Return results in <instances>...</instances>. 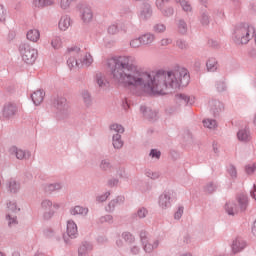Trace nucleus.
I'll return each instance as SVG.
<instances>
[{"label": "nucleus", "mask_w": 256, "mask_h": 256, "mask_svg": "<svg viewBox=\"0 0 256 256\" xmlns=\"http://www.w3.org/2000/svg\"><path fill=\"white\" fill-rule=\"evenodd\" d=\"M40 207L43 210V219L49 221V219H53L55 210L61 209V203L53 202L51 199L46 198L41 201Z\"/></svg>", "instance_id": "6"}, {"label": "nucleus", "mask_w": 256, "mask_h": 256, "mask_svg": "<svg viewBox=\"0 0 256 256\" xmlns=\"http://www.w3.org/2000/svg\"><path fill=\"white\" fill-rule=\"evenodd\" d=\"M225 211L228 215H237L239 213V207L235 202H227L225 204Z\"/></svg>", "instance_id": "29"}, {"label": "nucleus", "mask_w": 256, "mask_h": 256, "mask_svg": "<svg viewBox=\"0 0 256 256\" xmlns=\"http://www.w3.org/2000/svg\"><path fill=\"white\" fill-rule=\"evenodd\" d=\"M209 108L214 117H217L223 111V104L219 100H210Z\"/></svg>", "instance_id": "17"}, {"label": "nucleus", "mask_w": 256, "mask_h": 256, "mask_svg": "<svg viewBox=\"0 0 256 256\" xmlns=\"http://www.w3.org/2000/svg\"><path fill=\"white\" fill-rule=\"evenodd\" d=\"M238 203L240 211H247V207L249 206V198L245 194H240L238 196Z\"/></svg>", "instance_id": "30"}, {"label": "nucleus", "mask_w": 256, "mask_h": 256, "mask_svg": "<svg viewBox=\"0 0 256 256\" xmlns=\"http://www.w3.org/2000/svg\"><path fill=\"white\" fill-rule=\"evenodd\" d=\"M7 207V213H11V215H16V213H19V211H21V209L17 207V202H9L7 204Z\"/></svg>", "instance_id": "44"}, {"label": "nucleus", "mask_w": 256, "mask_h": 256, "mask_svg": "<svg viewBox=\"0 0 256 256\" xmlns=\"http://www.w3.org/2000/svg\"><path fill=\"white\" fill-rule=\"evenodd\" d=\"M69 213L73 216L87 217L89 215V208L77 205L70 208Z\"/></svg>", "instance_id": "18"}, {"label": "nucleus", "mask_w": 256, "mask_h": 256, "mask_svg": "<svg viewBox=\"0 0 256 256\" xmlns=\"http://www.w3.org/2000/svg\"><path fill=\"white\" fill-rule=\"evenodd\" d=\"M172 193L171 191H164L160 196L158 200V205L162 209H169L171 207V198Z\"/></svg>", "instance_id": "12"}, {"label": "nucleus", "mask_w": 256, "mask_h": 256, "mask_svg": "<svg viewBox=\"0 0 256 256\" xmlns=\"http://www.w3.org/2000/svg\"><path fill=\"white\" fill-rule=\"evenodd\" d=\"M204 191L206 193H215L217 191V184L215 182H208L204 187Z\"/></svg>", "instance_id": "46"}, {"label": "nucleus", "mask_w": 256, "mask_h": 256, "mask_svg": "<svg viewBox=\"0 0 256 256\" xmlns=\"http://www.w3.org/2000/svg\"><path fill=\"white\" fill-rule=\"evenodd\" d=\"M227 171L232 179H237V168L233 164L228 166Z\"/></svg>", "instance_id": "53"}, {"label": "nucleus", "mask_w": 256, "mask_h": 256, "mask_svg": "<svg viewBox=\"0 0 256 256\" xmlns=\"http://www.w3.org/2000/svg\"><path fill=\"white\" fill-rule=\"evenodd\" d=\"M199 20H200L201 25H203V27H207V25H209V23H210L209 13L207 11H202L200 13Z\"/></svg>", "instance_id": "41"}, {"label": "nucleus", "mask_w": 256, "mask_h": 256, "mask_svg": "<svg viewBox=\"0 0 256 256\" xmlns=\"http://www.w3.org/2000/svg\"><path fill=\"white\" fill-rule=\"evenodd\" d=\"M119 185V179L111 178L108 180V187H117Z\"/></svg>", "instance_id": "64"}, {"label": "nucleus", "mask_w": 256, "mask_h": 256, "mask_svg": "<svg viewBox=\"0 0 256 256\" xmlns=\"http://www.w3.org/2000/svg\"><path fill=\"white\" fill-rule=\"evenodd\" d=\"M154 33H165L167 31V26L163 23H156L152 27Z\"/></svg>", "instance_id": "43"}, {"label": "nucleus", "mask_w": 256, "mask_h": 256, "mask_svg": "<svg viewBox=\"0 0 256 256\" xmlns=\"http://www.w3.org/2000/svg\"><path fill=\"white\" fill-rule=\"evenodd\" d=\"M77 0H60V7L61 9H69L73 3H75Z\"/></svg>", "instance_id": "48"}, {"label": "nucleus", "mask_w": 256, "mask_h": 256, "mask_svg": "<svg viewBox=\"0 0 256 256\" xmlns=\"http://www.w3.org/2000/svg\"><path fill=\"white\" fill-rule=\"evenodd\" d=\"M117 175L120 179H124V181H129V174L125 171V168H118Z\"/></svg>", "instance_id": "50"}, {"label": "nucleus", "mask_w": 256, "mask_h": 256, "mask_svg": "<svg viewBox=\"0 0 256 256\" xmlns=\"http://www.w3.org/2000/svg\"><path fill=\"white\" fill-rule=\"evenodd\" d=\"M91 251H93V243L84 241L78 247V256H89Z\"/></svg>", "instance_id": "16"}, {"label": "nucleus", "mask_w": 256, "mask_h": 256, "mask_svg": "<svg viewBox=\"0 0 256 256\" xmlns=\"http://www.w3.org/2000/svg\"><path fill=\"white\" fill-rule=\"evenodd\" d=\"M149 215V210L145 207H140L138 210L132 215L134 219H145Z\"/></svg>", "instance_id": "33"}, {"label": "nucleus", "mask_w": 256, "mask_h": 256, "mask_svg": "<svg viewBox=\"0 0 256 256\" xmlns=\"http://www.w3.org/2000/svg\"><path fill=\"white\" fill-rule=\"evenodd\" d=\"M176 99L180 101V103H184V105H194L195 104V96H189L186 94H177Z\"/></svg>", "instance_id": "26"}, {"label": "nucleus", "mask_w": 256, "mask_h": 256, "mask_svg": "<svg viewBox=\"0 0 256 256\" xmlns=\"http://www.w3.org/2000/svg\"><path fill=\"white\" fill-rule=\"evenodd\" d=\"M130 253L132 255H139V253H141V248L138 245H133L130 247Z\"/></svg>", "instance_id": "62"}, {"label": "nucleus", "mask_w": 256, "mask_h": 256, "mask_svg": "<svg viewBox=\"0 0 256 256\" xmlns=\"http://www.w3.org/2000/svg\"><path fill=\"white\" fill-rule=\"evenodd\" d=\"M176 3H179L182 11H184L185 13H191L193 11V7L191 6V3H189V1L187 0H175Z\"/></svg>", "instance_id": "36"}, {"label": "nucleus", "mask_w": 256, "mask_h": 256, "mask_svg": "<svg viewBox=\"0 0 256 256\" xmlns=\"http://www.w3.org/2000/svg\"><path fill=\"white\" fill-rule=\"evenodd\" d=\"M79 17L85 25H89L93 21V9L89 5H83L79 10Z\"/></svg>", "instance_id": "10"}, {"label": "nucleus", "mask_w": 256, "mask_h": 256, "mask_svg": "<svg viewBox=\"0 0 256 256\" xmlns=\"http://www.w3.org/2000/svg\"><path fill=\"white\" fill-rule=\"evenodd\" d=\"M9 153L11 157L17 158L18 161H29V159H31V151L23 150L17 146L10 147Z\"/></svg>", "instance_id": "9"}, {"label": "nucleus", "mask_w": 256, "mask_h": 256, "mask_svg": "<svg viewBox=\"0 0 256 256\" xmlns=\"http://www.w3.org/2000/svg\"><path fill=\"white\" fill-rule=\"evenodd\" d=\"M151 17H153V9L151 8V4L147 1H144L139 13V18L142 21H148V19H151Z\"/></svg>", "instance_id": "11"}, {"label": "nucleus", "mask_w": 256, "mask_h": 256, "mask_svg": "<svg viewBox=\"0 0 256 256\" xmlns=\"http://www.w3.org/2000/svg\"><path fill=\"white\" fill-rule=\"evenodd\" d=\"M140 241L143 245V250L145 253H153L155 249L159 248L160 241L159 240H154L152 243L149 242V233L145 230L140 231Z\"/></svg>", "instance_id": "7"}, {"label": "nucleus", "mask_w": 256, "mask_h": 256, "mask_svg": "<svg viewBox=\"0 0 256 256\" xmlns=\"http://www.w3.org/2000/svg\"><path fill=\"white\" fill-rule=\"evenodd\" d=\"M108 33L110 35H116V33H119V27H117V24H112L108 27Z\"/></svg>", "instance_id": "61"}, {"label": "nucleus", "mask_w": 256, "mask_h": 256, "mask_svg": "<svg viewBox=\"0 0 256 256\" xmlns=\"http://www.w3.org/2000/svg\"><path fill=\"white\" fill-rule=\"evenodd\" d=\"M81 97L86 107H91V105H93V98L91 97V93H89V91L87 90L82 91Z\"/></svg>", "instance_id": "34"}, {"label": "nucleus", "mask_w": 256, "mask_h": 256, "mask_svg": "<svg viewBox=\"0 0 256 256\" xmlns=\"http://www.w3.org/2000/svg\"><path fill=\"white\" fill-rule=\"evenodd\" d=\"M95 82L100 89H107L109 87V81H107V78L102 73L96 74Z\"/></svg>", "instance_id": "24"}, {"label": "nucleus", "mask_w": 256, "mask_h": 256, "mask_svg": "<svg viewBox=\"0 0 256 256\" xmlns=\"http://www.w3.org/2000/svg\"><path fill=\"white\" fill-rule=\"evenodd\" d=\"M141 45H143V42L141 41V36L130 40V47L132 49H139V47H141Z\"/></svg>", "instance_id": "47"}, {"label": "nucleus", "mask_w": 256, "mask_h": 256, "mask_svg": "<svg viewBox=\"0 0 256 256\" xmlns=\"http://www.w3.org/2000/svg\"><path fill=\"white\" fill-rule=\"evenodd\" d=\"M237 138L242 143H249L251 141V131L249 128H242L237 132Z\"/></svg>", "instance_id": "22"}, {"label": "nucleus", "mask_w": 256, "mask_h": 256, "mask_svg": "<svg viewBox=\"0 0 256 256\" xmlns=\"http://www.w3.org/2000/svg\"><path fill=\"white\" fill-rule=\"evenodd\" d=\"M68 54L70 55L67 60L69 69H75V67H91L93 65V56L77 46L68 48Z\"/></svg>", "instance_id": "2"}, {"label": "nucleus", "mask_w": 256, "mask_h": 256, "mask_svg": "<svg viewBox=\"0 0 256 256\" xmlns=\"http://www.w3.org/2000/svg\"><path fill=\"white\" fill-rule=\"evenodd\" d=\"M42 189L49 195H51V193H59V191L63 189V182L45 183L42 185Z\"/></svg>", "instance_id": "13"}, {"label": "nucleus", "mask_w": 256, "mask_h": 256, "mask_svg": "<svg viewBox=\"0 0 256 256\" xmlns=\"http://www.w3.org/2000/svg\"><path fill=\"white\" fill-rule=\"evenodd\" d=\"M101 171H111L113 169V164H111V160L102 159L99 164Z\"/></svg>", "instance_id": "37"}, {"label": "nucleus", "mask_w": 256, "mask_h": 256, "mask_svg": "<svg viewBox=\"0 0 256 256\" xmlns=\"http://www.w3.org/2000/svg\"><path fill=\"white\" fill-rule=\"evenodd\" d=\"M160 11L164 17H173V14L175 13V9H173V7L162 8Z\"/></svg>", "instance_id": "49"}, {"label": "nucleus", "mask_w": 256, "mask_h": 256, "mask_svg": "<svg viewBox=\"0 0 256 256\" xmlns=\"http://www.w3.org/2000/svg\"><path fill=\"white\" fill-rule=\"evenodd\" d=\"M203 125L207 129H217V120L211 118L204 119Z\"/></svg>", "instance_id": "42"}, {"label": "nucleus", "mask_w": 256, "mask_h": 256, "mask_svg": "<svg viewBox=\"0 0 256 256\" xmlns=\"http://www.w3.org/2000/svg\"><path fill=\"white\" fill-rule=\"evenodd\" d=\"M124 203H125V196H118L108 203V205L106 206V211L108 213H113L117 205H123Z\"/></svg>", "instance_id": "19"}, {"label": "nucleus", "mask_w": 256, "mask_h": 256, "mask_svg": "<svg viewBox=\"0 0 256 256\" xmlns=\"http://www.w3.org/2000/svg\"><path fill=\"white\" fill-rule=\"evenodd\" d=\"M178 33L181 35H187V31H189V27L187 26V22L184 19H179L177 22Z\"/></svg>", "instance_id": "32"}, {"label": "nucleus", "mask_w": 256, "mask_h": 256, "mask_svg": "<svg viewBox=\"0 0 256 256\" xmlns=\"http://www.w3.org/2000/svg\"><path fill=\"white\" fill-rule=\"evenodd\" d=\"M45 98V92L43 90H37L31 94V99L34 105H41L43 99Z\"/></svg>", "instance_id": "27"}, {"label": "nucleus", "mask_w": 256, "mask_h": 256, "mask_svg": "<svg viewBox=\"0 0 256 256\" xmlns=\"http://www.w3.org/2000/svg\"><path fill=\"white\" fill-rule=\"evenodd\" d=\"M79 237V229L77 228V223L73 220H68L66 222V235H63L64 243L69 245L71 239H77Z\"/></svg>", "instance_id": "8"}, {"label": "nucleus", "mask_w": 256, "mask_h": 256, "mask_svg": "<svg viewBox=\"0 0 256 256\" xmlns=\"http://www.w3.org/2000/svg\"><path fill=\"white\" fill-rule=\"evenodd\" d=\"M169 1L171 0H156L155 1V5L158 11H163V9H165V5H167V3H169Z\"/></svg>", "instance_id": "51"}, {"label": "nucleus", "mask_w": 256, "mask_h": 256, "mask_svg": "<svg viewBox=\"0 0 256 256\" xmlns=\"http://www.w3.org/2000/svg\"><path fill=\"white\" fill-rule=\"evenodd\" d=\"M110 133L112 135V145L114 149H123L125 142H123L121 135L125 133V128H123L121 124H112L110 125Z\"/></svg>", "instance_id": "5"}, {"label": "nucleus", "mask_w": 256, "mask_h": 256, "mask_svg": "<svg viewBox=\"0 0 256 256\" xmlns=\"http://www.w3.org/2000/svg\"><path fill=\"white\" fill-rule=\"evenodd\" d=\"M121 237L128 245H133V243H135V235L131 232H123Z\"/></svg>", "instance_id": "39"}, {"label": "nucleus", "mask_w": 256, "mask_h": 256, "mask_svg": "<svg viewBox=\"0 0 256 256\" xmlns=\"http://www.w3.org/2000/svg\"><path fill=\"white\" fill-rule=\"evenodd\" d=\"M26 37L28 41H31L32 43H37V41L41 39V32H39V30L37 29H30L27 32Z\"/></svg>", "instance_id": "28"}, {"label": "nucleus", "mask_w": 256, "mask_h": 256, "mask_svg": "<svg viewBox=\"0 0 256 256\" xmlns=\"http://www.w3.org/2000/svg\"><path fill=\"white\" fill-rule=\"evenodd\" d=\"M6 189L9 193H12L15 195L19 193V191H21V183L14 178H10L6 182Z\"/></svg>", "instance_id": "14"}, {"label": "nucleus", "mask_w": 256, "mask_h": 256, "mask_svg": "<svg viewBox=\"0 0 256 256\" xmlns=\"http://www.w3.org/2000/svg\"><path fill=\"white\" fill-rule=\"evenodd\" d=\"M99 223H109V225L113 224V216L112 215H104L99 218Z\"/></svg>", "instance_id": "54"}, {"label": "nucleus", "mask_w": 256, "mask_h": 256, "mask_svg": "<svg viewBox=\"0 0 256 256\" xmlns=\"http://www.w3.org/2000/svg\"><path fill=\"white\" fill-rule=\"evenodd\" d=\"M52 107L55 109L56 119H67L71 115V108L67 102V98L63 96L54 97Z\"/></svg>", "instance_id": "3"}, {"label": "nucleus", "mask_w": 256, "mask_h": 256, "mask_svg": "<svg viewBox=\"0 0 256 256\" xmlns=\"http://www.w3.org/2000/svg\"><path fill=\"white\" fill-rule=\"evenodd\" d=\"M111 195V192L107 191L102 195H99L96 197L97 203H105L107 199H109V196Z\"/></svg>", "instance_id": "55"}, {"label": "nucleus", "mask_w": 256, "mask_h": 256, "mask_svg": "<svg viewBox=\"0 0 256 256\" xmlns=\"http://www.w3.org/2000/svg\"><path fill=\"white\" fill-rule=\"evenodd\" d=\"M6 221H8V227H17L19 225V221L17 220V216L15 214H11V212L6 214Z\"/></svg>", "instance_id": "35"}, {"label": "nucleus", "mask_w": 256, "mask_h": 256, "mask_svg": "<svg viewBox=\"0 0 256 256\" xmlns=\"http://www.w3.org/2000/svg\"><path fill=\"white\" fill-rule=\"evenodd\" d=\"M140 111L144 117L150 121H155L157 119V112L147 108L146 106H141Z\"/></svg>", "instance_id": "23"}, {"label": "nucleus", "mask_w": 256, "mask_h": 256, "mask_svg": "<svg viewBox=\"0 0 256 256\" xmlns=\"http://www.w3.org/2000/svg\"><path fill=\"white\" fill-rule=\"evenodd\" d=\"M44 235L48 239H53V237H55V235H57V232H55V230H53L52 228H48V229L44 230Z\"/></svg>", "instance_id": "58"}, {"label": "nucleus", "mask_w": 256, "mask_h": 256, "mask_svg": "<svg viewBox=\"0 0 256 256\" xmlns=\"http://www.w3.org/2000/svg\"><path fill=\"white\" fill-rule=\"evenodd\" d=\"M20 55L22 56V60L27 65H33L35 61H37V57H39V51L37 48H34L29 43H22L19 46Z\"/></svg>", "instance_id": "4"}, {"label": "nucleus", "mask_w": 256, "mask_h": 256, "mask_svg": "<svg viewBox=\"0 0 256 256\" xmlns=\"http://www.w3.org/2000/svg\"><path fill=\"white\" fill-rule=\"evenodd\" d=\"M173 43V40L171 38H163L160 40V45L162 47H167V45H171Z\"/></svg>", "instance_id": "63"}, {"label": "nucleus", "mask_w": 256, "mask_h": 256, "mask_svg": "<svg viewBox=\"0 0 256 256\" xmlns=\"http://www.w3.org/2000/svg\"><path fill=\"white\" fill-rule=\"evenodd\" d=\"M217 67H218V63L216 58L212 57L207 60L206 62L207 71H209L210 73H215V71H217Z\"/></svg>", "instance_id": "31"}, {"label": "nucleus", "mask_w": 256, "mask_h": 256, "mask_svg": "<svg viewBox=\"0 0 256 256\" xmlns=\"http://www.w3.org/2000/svg\"><path fill=\"white\" fill-rule=\"evenodd\" d=\"M245 171H246L247 175H253L256 171V164L253 163V164L246 165Z\"/></svg>", "instance_id": "56"}, {"label": "nucleus", "mask_w": 256, "mask_h": 256, "mask_svg": "<svg viewBox=\"0 0 256 256\" xmlns=\"http://www.w3.org/2000/svg\"><path fill=\"white\" fill-rule=\"evenodd\" d=\"M112 77L115 83L141 97L143 95H167L171 89L187 87L191 76L186 68L165 71L155 74L143 71L135 65V57L118 56L113 59Z\"/></svg>", "instance_id": "1"}, {"label": "nucleus", "mask_w": 256, "mask_h": 256, "mask_svg": "<svg viewBox=\"0 0 256 256\" xmlns=\"http://www.w3.org/2000/svg\"><path fill=\"white\" fill-rule=\"evenodd\" d=\"M51 46L53 49H61V47H63V40H61V37H54L51 41Z\"/></svg>", "instance_id": "45"}, {"label": "nucleus", "mask_w": 256, "mask_h": 256, "mask_svg": "<svg viewBox=\"0 0 256 256\" xmlns=\"http://www.w3.org/2000/svg\"><path fill=\"white\" fill-rule=\"evenodd\" d=\"M215 88L218 93H223L227 91V82H225V79L216 81Z\"/></svg>", "instance_id": "40"}, {"label": "nucleus", "mask_w": 256, "mask_h": 256, "mask_svg": "<svg viewBox=\"0 0 256 256\" xmlns=\"http://www.w3.org/2000/svg\"><path fill=\"white\" fill-rule=\"evenodd\" d=\"M17 113V106L13 103H7L4 105L2 110V115L5 119H11V117H15Z\"/></svg>", "instance_id": "15"}, {"label": "nucleus", "mask_w": 256, "mask_h": 256, "mask_svg": "<svg viewBox=\"0 0 256 256\" xmlns=\"http://www.w3.org/2000/svg\"><path fill=\"white\" fill-rule=\"evenodd\" d=\"M232 253H241L247 247V242L241 238H236L232 242Z\"/></svg>", "instance_id": "20"}, {"label": "nucleus", "mask_w": 256, "mask_h": 256, "mask_svg": "<svg viewBox=\"0 0 256 256\" xmlns=\"http://www.w3.org/2000/svg\"><path fill=\"white\" fill-rule=\"evenodd\" d=\"M185 208H183V206H179L177 211L174 213V219H176V221H179V219H181V217H183V211Z\"/></svg>", "instance_id": "60"}, {"label": "nucleus", "mask_w": 256, "mask_h": 256, "mask_svg": "<svg viewBox=\"0 0 256 256\" xmlns=\"http://www.w3.org/2000/svg\"><path fill=\"white\" fill-rule=\"evenodd\" d=\"M145 175L149 179H153V180L159 179V177H160L159 172H153V170H149V169L145 170Z\"/></svg>", "instance_id": "52"}, {"label": "nucleus", "mask_w": 256, "mask_h": 256, "mask_svg": "<svg viewBox=\"0 0 256 256\" xmlns=\"http://www.w3.org/2000/svg\"><path fill=\"white\" fill-rule=\"evenodd\" d=\"M60 31H67L71 27V17L69 15H63L58 23Z\"/></svg>", "instance_id": "25"}, {"label": "nucleus", "mask_w": 256, "mask_h": 256, "mask_svg": "<svg viewBox=\"0 0 256 256\" xmlns=\"http://www.w3.org/2000/svg\"><path fill=\"white\" fill-rule=\"evenodd\" d=\"M167 115H175L179 113V106H170L166 109Z\"/></svg>", "instance_id": "59"}, {"label": "nucleus", "mask_w": 256, "mask_h": 256, "mask_svg": "<svg viewBox=\"0 0 256 256\" xmlns=\"http://www.w3.org/2000/svg\"><path fill=\"white\" fill-rule=\"evenodd\" d=\"M149 157H151L152 159H161V151L157 149H151Z\"/></svg>", "instance_id": "57"}, {"label": "nucleus", "mask_w": 256, "mask_h": 256, "mask_svg": "<svg viewBox=\"0 0 256 256\" xmlns=\"http://www.w3.org/2000/svg\"><path fill=\"white\" fill-rule=\"evenodd\" d=\"M33 5L34 7L43 9V7H49V5H53V0H33Z\"/></svg>", "instance_id": "38"}, {"label": "nucleus", "mask_w": 256, "mask_h": 256, "mask_svg": "<svg viewBox=\"0 0 256 256\" xmlns=\"http://www.w3.org/2000/svg\"><path fill=\"white\" fill-rule=\"evenodd\" d=\"M140 39L142 41V45L145 47H151V44L156 41L157 36H155V34L152 32H146L140 35Z\"/></svg>", "instance_id": "21"}]
</instances>
